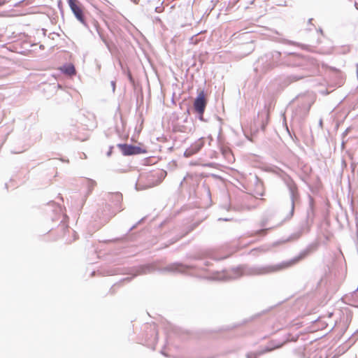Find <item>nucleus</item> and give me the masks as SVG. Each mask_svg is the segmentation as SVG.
<instances>
[{
	"label": "nucleus",
	"instance_id": "aec40b11",
	"mask_svg": "<svg viewBox=\"0 0 358 358\" xmlns=\"http://www.w3.org/2000/svg\"><path fill=\"white\" fill-rule=\"evenodd\" d=\"M262 355H259V350L255 352H250L246 354V358H257L258 356H261Z\"/></svg>",
	"mask_w": 358,
	"mask_h": 358
},
{
	"label": "nucleus",
	"instance_id": "9b49d317",
	"mask_svg": "<svg viewBox=\"0 0 358 358\" xmlns=\"http://www.w3.org/2000/svg\"><path fill=\"white\" fill-rule=\"evenodd\" d=\"M314 219V213L312 206H310L309 209L307 210V215L306 223L301 227L300 231L298 234V237H299L301 234L304 231H308L310 229V226L313 224Z\"/></svg>",
	"mask_w": 358,
	"mask_h": 358
},
{
	"label": "nucleus",
	"instance_id": "4be33fe9",
	"mask_svg": "<svg viewBox=\"0 0 358 358\" xmlns=\"http://www.w3.org/2000/svg\"><path fill=\"white\" fill-rule=\"evenodd\" d=\"M21 3L28 4L29 3V1H27V0H22V1H19V2H17V3H14L13 6H18Z\"/></svg>",
	"mask_w": 358,
	"mask_h": 358
},
{
	"label": "nucleus",
	"instance_id": "20e7f679",
	"mask_svg": "<svg viewBox=\"0 0 358 358\" xmlns=\"http://www.w3.org/2000/svg\"><path fill=\"white\" fill-rule=\"evenodd\" d=\"M69 6L74 14L76 19L85 27H87V24L85 19V15L81 8V4L78 0H67Z\"/></svg>",
	"mask_w": 358,
	"mask_h": 358
},
{
	"label": "nucleus",
	"instance_id": "f03ea898",
	"mask_svg": "<svg viewBox=\"0 0 358 358\" xmlns=\"http://www.w3.org/2000/svg\"><path fill=\"white\" fill-rule=\"evenodd\" d=\"M285 183L289 190L290 197V210L287 215V217L290 218L294 215L295 203L299 199V194L296 185L291 178L285 179Z\"/></svg>",
	"mask_w": 358,
	"mask_h": 358
},
{
	"label": "nucleus",
	"instance_id": "423d86ee",
	"mask_svg": "<svg viewBox=\"0 0 358 358\" xmlns=\"http://www.w3.org/2000/svg\"><path fill=\"white\" fill-rule=\"evenodd\" d=\"M287 64L292 66L301 67L303 70L308 69V59L300 55L289 54Z\"/></svg>",
	"mask_w": 358,
	"mask_h": 358
},
{
	"label": "nucleus",
	"instance_id": "c85d7f7f",
	"mask_svg": "<svg viewBox=\"0 0 358 358\" xmlns=\"http://www.w3.org/2000/svg\"><path fill=\"white\" fill-rule=\"evenodd\" d=\"M286 43H287V44H294V43L293 41H287Z\"/></svg>",
	"mask_w": 358,
	"mask_h": 358
},
{
	"label": "nucleus",
	"instance_id": "412c9836",
	"mask_svg": "<svg viewBox=\"0 0 358 358\" xmlns=\"http://www.w3.org/2000/svg\"><path fill=\"white\" fill-rule=\"evenodd\" d=\"M257 250H259L262 252H265L268 250V248L266 247V246H262V247L255 249L253 251H257Z\"/></svg>",
	"mask_w": 358,
	"mask_h": 358
},
{
	"label": "nucleus",
	"instance_id": "f257e3e1",
	"mask_svg": "<svg viewBox=\"0 0 358 358\" xmlns=\"http://www.w3.org/2000/svg\"><path fill=\"white\" fill-rule=\"evenodd\" d=\"M313 248V247L312 245H309L292 259L283 261L275 264L257 265L252 266L241 265L236 268H233L231 270H224L221 272L216 271L213 273L209 278L214 280L227 281L238 279L243 275H267L280 272L294 266L301 260L306 258L311 252Z\"/></svg>",
	"mask_w": 358,
	"mask_h": 358
},
{
	"label": "nucleus",
	"instance_id": "0eeeda50",
	"mask_svg": "<svg viewBox=\"0 0 358 358\" xmlns=\"http://www.w3.org/2000/svg\"><path fill=\"white\" fill-rule=\"evenodd\" d=\"M117 147L124 156H130L145 152V150L139 146L128 145L126 143H119L117 145Z\"/></svg>",
	"mask_w": 358,
	"mask_h": 358
},
{
	"label": "nucleus",
	"instance_id": "2f4dec72",
	"mask_svg": "<svg viewBox=\"0 0 358 358\" xmlns=\"http://www.w3.org/2000/svg\"><path fill=\"white\" fill-rule=\"evenodd\" d=\"M178 240H179V238H177V239H176L174 241H173L171 243H175V242L178 241Z\"/></svg>",
	"mask_w": 358,
	"mask_h": 358
},
{
	"label": "nucleus",
	"instance_id": "c9c22d12",
	"mask_svg": "<svg viewBox=\"0 0 358 358\" xmlns=\"http://www.w3.org/2000/svg\"><path fill=\"white\" fill-rule=\"evenodd\" d=\"M357 73H358V65H357Z\"/></svg>",
	"mask_w": 358,
	"mask_h": 358
},
{
	"label": "nucleus",
	"instance_id": "ddd939ff",
	"mask_svg": "<svg viewBox=\"0 0 358 358\" xmlns=\"http://www.w3.org/2000/svg\"><path fill=\"white\" fill-rule=\"evenodd\" d=\"M266 58H271L275 66H278L279 64H281L280 58H281V52L278 51H273L268 53V57Z\"/></svg>",
	"mask_w": 358,
	"mask_h": 358
},
{
	"label": "nucleus",
	"instance_id": "393cba45",
	"mask_svg": "<svg viewBox=\"0 0 358 358\" xmlns=\"http://www.w3.org/2000/svg\"><path fill=\"white\" fill-rule=\"evenodd\" d=\"M113 148V146H110V148H109V150L106 153V155L108 157H110L111 155V153H112V149Z\"/></svg>",
	"mask_w": 358,
	"mask_h": 358
},
{
	"label": "nucleus",
	"instance_id": "c756f323",
	"mask_svg": "<svg viewBox=\"0 0 358 358\" xmlns=\"http://www.w3.org/2000/svg\"><path fill=\"white\" fill-rule=\"evenodd\" d=\"M131 279V278H124L123 280H127V281H129Z\"/></svg>",
	"mask_w": 358,
	"mask_h": 358
},
{
	"label": "nucleus",
	"instance_id": "72a5a7b5",
	"mask_svg": "<svg viewBox=\"0 0 358 358\" xmlns=\"http://www.w3.org/2000/svg\"><path fill=\"white\" fill-rule=\"evenodd\" d=\"M310 108V106L309 105L308 107L307 110H308Z\"/></svg>",
	"mask_w": 358,
	"mask_h": 358
},
{
	"label": "nucleus",
	"instance_id": "b1692460",
	"mask_svg": "<svg viewBox=\"0 0 358 358\" xmlns=\"http://www.w3.org/2000/svg\"><path fill=\"white\" fill-rule=\"evenodd\" d=\"M110 85H111V87H112V90H113V92H115V80H112V81L110 82Z\"/></svg>",
	"mask_w": 358,
	"mask_h": 358
},
{
	"label": "nucleus",
	"instance_id": "a878e982",
	"mask_svg": "<svg viewBox=\"0 0 358 358\" xmlns=\"http://www.w3.org/2000/svg\"><path fill=\"white\" fill-rule=\"evenodd\" d=\"M199 114V119L201 121H204V119H203V113H198Z\"/></svg>",
	"mask_w": 358,
	"mask_h": 358
},
{
	"label": "nucleus",
	"instance_id": "5701e85b",
	"mask_svg": "<svg viewBox=\"0 0 358 358\" xmlns=\"http://www.w3.org/2000/svg\"><path fill=\"white\" fill-rule=\"evenodd\" d=\"M267 230H268L267 229H260L257 231V234H259V235L264 234H264H266Z\"/></svg>",
	"mask_w": 358,
	"mask_h": 358
},
{
	"label": "nucleus",
	"instance_id": "f8f14e48",
	"mask_svg": "<svg viewBox=\"0 0 358 358\" xmlns=\"http://www.w3.org/2000/svg\"><path fill=\"white\" fill-rule=\"evenodd\" d=\"M284 343L285 342L280 343L277 341H271L263 349L259 350V355H264L266 352H271L275 349L280 348Z\"/></svg>",
	"mask_w": 358,
	"mask_h": 358
},
{
	"label": "nucleus",
	"instance_id": "f704fd0d",
	"mask_svg": "<svg viewBox=\"0 0 358 358\" xmlns=\"http://www.w3.org/2000/svg\"><path fill=\"white\" fill-rule=\"evenodd\" d=\"M135 227V226L131 227L130 230L133 229Z\"/></svg>",
	"mask_w": 358,
	"mask_h": 358
},
{
	"label": "nucleus",
	"instance_id": "6e6552de",
	"mask_svg": "<svg viewBox=\"0 0 358 358\" xmlns=\"http://www.w3.org/2000/svg\"><path fill=\"white\" fill-rule=\"evenodd\" d=\"M205 143L204 138H200L193 143L184 152L186 157H189L199 152L203 147Z\"/></svg>",
	"mask_w": 358,
	"mask_h": 358
},
{
	"label": "nucleus",
	"instance_id": "39448f33",
	"mask_svg": "<svg viewBox=\"0 0 358 358\" xmlns=\"http://www.w3.org/2000/svg\"><path fill=\"white\" fill-rule=\"evenodd\" d=\"M83 185L87 188V191L83 195V196H82V198L80 199V201L76 204V208L78 210H80L84 206L87 197L92 192L94 187L96 185V182L94 180L85 178L83 182Z\"/></svg>",
	"mask_w": 358,
	"mask_h": 358
},
{
	"label": "nucleus",
	"instance_id": "bb28decb",
	"mask_svg": "<svg viewBox=\"0 0 358 358\" xmlns=\"http://www.w3.org/2000/svg\"><path fill=\"white\" fill-rule=\"evenodd\" d=\"M6 0H0V6H3L6 3Z\"/></svg>",
	"mask_w": 358,
	"mask_h": 358
},
{
	"label": "nucleus",
	"instance_id": "7ed1b4c3",
	"mask_svg": "<svg viewBox=\"0 0 358 358\" xmlns=\"http://www.w3.org/2000/svg\"><path fill=\"white\" fill-rule=\"evenodd\" d=\"M268 57V53L262 56L258 59L255 64V70L257 72H260L261 73H266L267 71H269L275 67L274 64L273 63L271 58H266Z\"/></svg>",
	"mask_w": 358,
	"mask_h": 358
},
{
	"label": "nucleus",
	"instance_id": "4468645a",
	"mask_svg": "<svg viewBox=\"0 0 358 358\" xmlns=\"http://www.w3.org/2000/svg\"><path fill=\"white\" fill-rule=\"evenodd\" d=\"M145 178L144 174H141L138 180H137L136 183V188L137 190H142L145 189L148 187H151L153 185V183H148V184H144L143 183V179Z\"/></svg>",
	"mask_w": 358,
	"mask_h": 358
},
{
	"label": "nucleus",
	"instance_id": "7c9ffc66",
	"mask_svg": "<svg viewBox=\"0 0 358 358\" xmlns=\"http://www.w3.org/2000/svg\"><path fill=\"white\" fill-rule=\"evenodd\" d=\"M219 220H224V221H227V220H229L228 219H222V218H220Z\"/></svg>",
	"mask_w": 358,
	"mask_h": 358
},
{
	"label": "nucleus",
	"instance_id": "1a4fd4ad",
	"mask_svg": "<svg viewBox=\"0 0 358 358\" xmlns=\"http://www.w3.org/2000/svg\"><path fill=\"white\" fill-rule=\"evenodd\" d=\"M206 106V100L203 91L199 92L194 102V108L197 113H203Z\"/></svg>",
	"mask_w": 358,
	"mask_h": 358
},
{
	"label": "nucleus",
	"instance_id": "dca6fc26",
	"mask_svg": "<svg viewBox=\"0 0 358 358\" xmlns=\"http://www.w3.org/2000/svg\"><path fill=\"white\" fill-rule=\"evenodd\" d=\"M94 27L97 32V34H99L100 38L101 39V41L104 43V44L108 47V48L109 49V45H108V43L107 41V40L106 39L103 34L102 33L100 27H99V24H98V22H94Z\"/></svg>",
	"mask_w": 358,
	"mask_h": 358
},
{
	"label": "nucleus",
	"instance_id": "473e14b6",
	"mask_svg": "<svg viewBox=\"0 0 358 358\" xmlns=\"http://www.w3.org/2000/svg\"><path fill=\"white\" fill-rule=\"evenodd\" d=\"M312 20H313V19H312V18L309 19L308 22H309V23H311V21H312Z\"/></svg>",
	"mask_w": 358,
	"mask_h": 358
},
{
	"label": "nucleus",
	"instance_id": "9d476101",
	"mask_svg": "<svg viewBox=\"0 0 358 358\" xmlns=\"http://www.w3.org/2000/svg\"><path fill=\"white\" fill-rule=\"evenodd\" d=\"M107 199L113 203L114 206L118 211H121L122 210L121 207L122 194L120 192H108L107 194Z\"/></svg>",
	"mask_w": 358,
	"mask_h": 358
},
{
	"label": "nucleus",
	"instance_id": "2eb2a0df",
	"mask_svg": "<svg viewBox=\"0 0 358 358\" xmlns=\"http://www.w3.org/2000/svg\"><path fill=\"white\" fill-rule=\"evenodd\" d=\"M187 268V266L182 265V264H175L169 266L166 268V270L169 271L173 272H185V270Z\"/></svg>",
	"mask_w": 358,
	"mask_h": 358
},
{
	"label": "nucleus",
	"instance_id": "cd10ccee",
	"mask_svg": "<svg viewBox=\"0 0 358 358\" xmlns=\"http://www.w3.org/2000/svg\"><path fill=\"white\" fill-rule=\"evenodd\" d=\"M344 52H348L350 51V48L348 46L345 47Z\"/></svg>",
	"mask_w": 358,
	"mask_h": 358
},
{
	"label": "nucleus",
	"instance_id": "a211bd4d",
	"mask_svg": "<svg viewBox=\"0 0 358 358\" xmlns=\"http://www.w3.org/2000/svg\"><path fill=\"white\" fill-rule=\"evenodd\" d=\"M150 332L151 334L154 336V339L153 341H152L150 343H148V345L154 350L157 341V331L155 327H153L150 329Z\"/></svg>",
	"mask_w": 358,
	"mask_h": 358
},
{
	"label": "nucleus",
	"instance_id": "f3484780",
	"mask_svg": "<svg viewBox=\"0 0 358 358\" xmlns=\"http://www.w3.org/2000/svg\"><path fill=\"white\" fill-rule=\"evenodd\" d=\"M62 71L64 73L69 76L74 75L76 73V69L73 64L64 66Z\"/></svg>",
	"mask_w": 358,
	"mask_h": 358
},
{
	"label": "nucleus",
	"instance_id": "6ab92c4d",
	"mask_svg": "<svg viewBox=\"0 0 358 358\" xmlns=\"http://www.w3.org/2000/svg\"><path fill=\"white\" fill-rule=\"evenodd\" d=\"M307 76V74L301 73V74H292L288 77V80L290 83L295 82L303 79Z\"/></svg>",
	"mask_w": 358,
	"mask_h": 358
}]
</instances>
